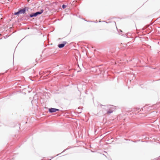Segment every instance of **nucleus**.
I'll list each match as a JSON object with an SVG mask.
<instances>
[{
  "instance_id": "nucleus-1",
  "label": "nucleus",
  "mask_w": 160,
  "mask_h": 160,
  "mask_svg": "<svg viewBox=\"0 0 160 160\" xmlns=\"http://www.w3.org/2000/svg\"><path fill=\"white\" fill-rule=\"evenodd\" d=\"M43 10L42 9L40 11L37 12L35 13H32L30 15L31 18L36 17L39 15L41 14L43 12Z\"/></svg>"
},
{
  "instance_id": "nucleus-2",
  "label": "nucleus",
  "mask_w": 160,
  "mask_h": 160,
  "mask_svg": "<svg viewBox=\"0 0 160 160\" xmlns=\"http://www.w3.org/2000/svg\"><path fill=\"white\" fill-rule=\"evenodd\" d=\"M109 107L108 108L110 109V110L108 111L107 113H112L115 109V107L114 106L111 105H109Z\"/></svg>"
},
{
  "instance_id": "nucleus-3",
  "label": "nucleus",
  "mask_w": 160,
  "mask_h": 160,
  "mask_svg": "<svg viewBox=\"0 0 160 160\" xmlns=\"http://www.w3.org/2000/svg\"><path fill=\"white\" fill-rule=\"evenodd\" d=\"M67 42L66 41H64L62 43L59 44L58 45V47L60 48H63L65 45L66 44Z\"/></svg>"
},
{
  "instance_id": "nucleus-4",
  "label": "nucleus",
  "mask_w": 160,
  "mask_h": 160,
  "mask_svg": "<svg viewBox=\"0 0 160 160\" xmlns=\"http://www.w3.org/2000/svg\"><path fill=\"white\" fill-rule=\"evenodd\" d=\"M26 8H27L26 7L23 8V9L20 10H19V12H20V14L24 13L26 12Z\"/></svg>"
},
{
  "instance_id": "nucleus-5",
  "label": "nucleus",
  "mask_w": 160,
  "mask_h": 160,
  "mask_svg": "<svg viewBox=\"0 0 160 160\" xmlns=\"http://www.w3.org/2000/svg\"><path fill=\"white\" fill-rule=\"evenodd\" d=\"M49 112L51 113L55 112V108H51L49 109Z\"/></svg>"
},
{
  "instance_id": "nucleus-6",
  "label": "nucleus",
  "mask_w": 160,
  "mask_h": 160,
  "mask_svg": "<svg viewBox=\"0 0 160 160\" xmlns=\"http://www.w3.org/2000/svg\"><path fill=\"white\" fill-rule=\"evenodd\" d=\"M19 12V11H18V12H15V13H14V15H18L19 14H20V12Z\"/></svg>"
},
{
  "instance_id": "nucleus-7",
  "label": "nucleus",
  "mask_w": 160,
  "mask_h": 160,
  "mask_svg": "<svg viewBox=\"0 0 160 160\" xmlns=\"http://www.w3.org/2000/svg\"><path fill=\"white\" fill-rule=\"evenodd\" d=\"M66 7V6L65 5L63 4L62 6V8L63 9H64V8H65Z\"/></svg>"
},
{
  "instance_id": "nucleus-8",
  "label": "nucleus",
  "mask_w": 160,
  "mask_h": 160,
  "mask_svg": "<svg viewBox=\"0 0 160 160\" xmlns=\"http://www.w3.org/2000/svg\"><path fill=\"white\" fill-rule=\"evenodd\" d=\"M59 110L58 109L55 108V112H56L57 111H58Z\"/></svg>"
},
{
  "instance_id": "nucleus-9",
  "label": "nucleus",
  "mask_w": 160,
  "mask_h": 160,
  "mask_svg": "<svg viewBox=\"0 0 160 160\" xmlns=\"http://www.w3.org/2000/svg\"><path fill=\"white\" fill-rule=\"evenodd\" d=\"M120 31L121 32H122V30H120Z\"/></svg>"
},
{
  "instance_id": "nucleus-10",
  "label": "nucleus",
  "mask_w": 160,
  "mask_h": 160,
  "mask_svg": "<svg viewBox=\"0 0 160 160\" xmlns=\"http://www.w3.org/2000/svg\"><path fill=\"white\" fill-rule=\"evenodd\" d=\"M119 34H120V35H121L122 34L120 32H119Z\"/></svg>"
},
{
  "instance_id": "nucleus-11",
  "label": "nucleus",
  "mask_w": 160,
  "mask_h": 160,
  "mask_svg": "<svg viewBox=\"0 0 160 160\" xmlns=\"http://www.w3.org/2000/svg\"><path fill=\"white\" fill-rule=\"evenodd\" d=\"M49 160H51V159H50Z\"/></svg>"
}]
</instances>
